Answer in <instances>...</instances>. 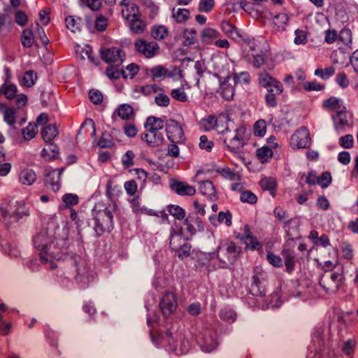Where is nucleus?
Masks as SVG:
<instances>
[{"label":"nucleus","mask_w":358,"mask_h":358,"mask_svg":"<svg viewBox=\"0 0 358 358\" xmlns=\"http://www.w3.org/2000/svg\"><path fill=\"white\" fill-rule=\"evenodd\" d=\"M28 97L24 94H20L12 105L0 103V111L3 115V120L11 127H15L17 122L22 125L27 120V114L24 107L27 104Z\"/></svg>","instance_id":"f257e3e1"},{"label":"nucleus","mask_w":358,"mask_h":358,"mask_svg":"<svg viewBox=\"0 0 358 358\" xmlns=\"http://www.w3.org/2000/svg\"><path fill=\"white\" fill-rule=\"evenodd\" d=\"M33 243L34 247L40 251L39 256L42 262H48V246L51 247L52 244L54 247H59V250L54 252L52 251V255L56 257L59 255H65L67 253L68 245L64 239L55 238L54 241H50V237L46 233L40 232L34 236Z\"/></svg>","instance_id":"f03ea898"},{"label":"nucleus","mask_w":358,"mask_h":358,"mask_svg":"<svg viewBox=\"0 0 358 358\" xmlns=\"http://www.w3.org/2000/svg\"><path fill=\"white\" fill-rule=\"evenodd\" d=\"M248 136L245 125H239L233 132L230 130L224 139L226 149L232 153H238L246 144Z\"/></svg>","instance_id":"7ed1b4c3"},{"label":"nucleus","mask_w":358,"mask_h":358,"mask_svg":"<svg viewBox=\"0 0 358 358\" xmlns=\"http://www.w3.org/2000/svg\"><path fill=\"white\" fill-rule=\"evenodd\" d=\"M345 282L342 272H325L320 280V285L325 293L333 294L345 286Z\"/></svg>","instance_id":"20e7f679"},{"label":"nucleus","mask_w":358,"mask_h":358,"mask_svg":"<svg viewBox=\"0 0 358 358\" xmlns=\"http://www.w3.org/2000/svg\"><path fill=\"white\" fill-rule=\"evenodd\" d=\"M241 254V248L229 239L223 240L217 248V257L224 263L234 264Z\"/></svg>","instance_id":"39448f33"},{"label":"nucleus","mask_w":358,"mask_h":358,"mask_svg":"<svg viewBox=\"0 0 358 358\" xmlns=\"http://www.w3.org/2000/svg\"><path fill=\"white\" fill-rule=\"evenodd\" d=\"M164 339L167 343L166 348L168 350L176 355L186 354L189 350L190 344L189 341L179 334H173L167 332Z\"/></svg>","instance_id":"423d86ee"},{"label":"nucleus","mask_w":358,"mask_h":358,"mask_svg":"<svg viewBox=\"0 0 358 358\" xmlns=\"http://www.w3.org/2000/svg\"><path fill=\"white\" fill-rule=\"evenodd\" d=\"M134 45L136 53L147 59L155 57L159 51V45L154 41H148L143 38H138L135 41Z\"/></svg>","instance_id":"0eeeda50"},{"label":"nucleus","mask_w":358,"mask_h":358,"mask_svg":"<svg viewBox=\"0 0 358 358\" xmlns=\"http://www.w3.org/2000/svg\"><path fill=\"white\" fill-rule=\"evenodd\" d=\"M310 144L311 139L309 131L304 127L296 129L290 137L289 145L294 150L308 148Z\"/></svg>","instance_id":"6e6552de"},{"label":"nucleus","mask_w":358,"mask_h":358,"mask_svg":"<svg viewBox=\"0 0 358 358\" xmlns=\"http://www.w3.org/2000/svg\"><path fill=\"white\" fill-rule=\"evenodd\" d=\"M331 117L334 128L338 131H343L346 128L352 127L354 123L353 115L346 107L342 108L341 110L337 111Z\"/></svg>","instance_id":"1a4fd4ad"},{"label":"nucleus","mask_w":358,"mask_h":358,"mask_svg":"<svg viewBox=\"0 0 358 358\" xmlns=\"http://www.w3.org/2000/svg\"><path fill=\"white\" fill-rule=\"evenodd\" d=\"M94 219L96 222L94 229L99 235L113 228V216L108 208L99 210Z\"/></svg>","instance_id":"9d476101"},{"label":"nucleus","mask_w":358,"mask_h":358,"mask_svg":"<svg viewBox=\"0 0 358 358\" xmlns=\"http://www.w3.org/2000/svg\"><path fill=\"white\" fill-rule=\"evenodd\" d=\"M64 167L45 170L43 178L44 186L52 192H57L61 187V175Z\"/></svg>","instance_id":"9b49d317"},{"label":"nucleus","mask_w":358,"mask_h":358,"mask_svg":"<svg viewBox=\"0 0 358 358\" xmlns=\"http://www.w3.org/2000/svg\"><path fill=\"white\" fill-rule=\"evenodd\" d=\"M66 27L72 32L80 34V36L85 34L87 36V30L90 29V17L86 15L85 19L77 17L75 19L73 16L69 15L65 18Z\"/></svg>","instance_id":"f8f14e48"},{"label":"nucleus","mask_w":358,"mask_h":358,"mask_svg":"<svg viewBox=\"0 0 358 358\" xmlns=\"http://www.w3.org/2000/svg\"><path fill=\"white\" fill-rule=\"evenodd\" d=\"M166 131L168 139L173 143H181L185 140V134L180 124L173 120L166 123Z\"/></svg>","instance_id":"ddd939ff"},{"label":"nucleus","mask_w":358,"mask_h":358,"mask_svg":"<svg viewBox=\"0 0 358 358\" xmlns=\"http://www.w3.org/2000/svg\"><path fill=\"white\" fill-rule=\"evenodd\" d=\"M101 57L108 64L120 66L125 58V54L121 48L112 47L103 49L101 51Z\"/></svg>","instance_id":"4468645a"},{"label":"nucleus","mask_w":358,"mask_h":358,"mask_svg":"<svg viewBox=\"0 0 358 358\" xmlns=\"http://www.w3.org/2000/svg\"><path fill=\"white\" fill-rule=\"evenodd\" d=\"M258 81L261 87L266 89L267 92L275 91L276 94H281L283 92V86L281 83L266 71L259 73Z\"/></svg>","instance_id":"2eb2a0df"},{"label":"nucleus","mask_w":358,"mask_h":358,"mask_svg":"<svg viewBox=\"0 0 358 358\" xmlns=\"http://www.w3.org/2000/svg\"><path fill=\"white\" fill-rule=\"evenodd\" d=\"M243 234L236 235V238L245 245V250H259L262 249V245L257 238L252 236L250 229L248 224L244 226Z\"/></svg>","instance_id":"dca6fc26"},{"label":"nucleus","mask_w":358,"mask_h":358,"mask_svg":"<svg viewBox=\"0 0 358 358\" xmlns=\"http://www.w3.org/2000/svg\"><path fill=\"white\" fill-rule=\"evenodd\" d=\"M159 306L165 317L171 316L176 310L177 299L173 292H167L161 299Z\"/></svg>","instance_id":"f3484780"},{"label":"nucleus","mask_w":358,"mask_h":358,"mask_svg":"<svg viewBox=\"0 0 358 358\" xmlns=\"http://www.w3.org/2000/svg\"><path fill=\"white\" fill-rule=\"evenodd\" d=\"M122 17L127 20L140 16L138 6L131 0H122L120 3Z\"/></svg>","instance_id":"a211bd4d"},{"label":"nucleus","mask_w":358,"mask_h":358,"mask_svg":"<svg viewBox=\"0 0 358 358\" xmlns=\"http://www.w3.org/2000/svg\"><path fill=\"white\" fill-rule=\"evenodd\" d=\"M171 188L178 194L181 196H192L196 193L195 188L186 182L173 180L171 184Z\"/></svg>","instance_id":"6ab92c4d"},{"label":"nucleus","mask_w":358,"mask_h":358,"mask_svg":"<svg viewBox=\"0 0 358 358\" xmlns=\"http://www.w3.org/2000/svg\"><path fill=\"white\" fill-rule=\"evenodd\" d=\"M106 191L108 198L113 202H115L122 194L121 187L112 178L107 180Z\"/></svg>","instance_id":"aec40b11"},{"label":"nucleus","mask_w":358,"mask_h":358,"mask_svg":"<svg viewBox=\"0 0 358 358\" xmlns=\"http://www.w3.org/2000/svg\"><path fill=\"white\" fill-rule=\"evenodd\" d=\"M233 122L229 115L221 114L216 117L215 130L220 134L228 132L233 129Z\"/></svg>","instance_id":"412c9836"},{"label":"nucleus","mask_w":358,"mask_h":358,"mask_svg":"<svg viewBox=\"0 0 358 358\" xmlns=\"http://www.w3.org/2000/svg\"><path fill=\"white\" fill-rule=\"evenodd\" d=\"M9 77L7 76L5 83L0 87V96L3 95L5 98L10 101H15L19 94H17V88L15 84L8 83Z\"/></svg>","instance_id":"4be33fe9"},{"label":"nucleus","mask_w":358,"mask_h":358,"mask_svg":"<svg viewBox=\"0 0 358 358\" xmlns=\"http://www.w3.org/2000/svg\"><path fill=\"white\" fill-rule=\"evenodd\" d=\"M142 140L150 147H159L164 142L162 132H149L142 135Z\"/></svg>","instance_id":"5701e85b"},{"label":"nucleus","mask_w":358,"mask_h":358,"mask_svg":"<svg viewBox=\"0 0 358 358\" xmlns=\"http://www.w3.org/2000/svg\"><path fill=\"white\" fill-rule=\"evenodd\" d=\"M46 143L47 147L42 150L41 157L47 162L57 159L59 155V149L58 146L53 143V142Z\"/></svg>","instance_id":"b1692460"},{"label":"nucleus","mask_w":358,"mask_h":358,"mask_svg":"<svg viewBox=\"0 0 358 358\" xmlns=\"http://www.w3.org/2000/svg\"><path fill=\"white\" fill-rule=\"evenodd\" d=\"M199 191L211 201H215L217 199L215 188L210 180L201 182L199 184Z\"/></svg>","instance_id":"393cba45"},{"label":"nucleus","mask_w":358,"mask_h":358,"mask_svg":"<svg viewBox=\"0 0 358 358\" xmlns=\"http://www.w3.org/2000/svg\"><path fill=\"white\" fill-rule=\"evenodd\" d=\"M164 127V121L159 117H149L145 123V133L149 132H162V129Z\"/></svg>","instance_id":"a878e982"},{"label":"nucleus","mask_w":358,"mask_h":358,"mask_svg":"<svg viewBox=\"0 0 358 358\" xmlns=\"http://www.w3.org/2000/svg\"><path fill=\"white\" fill-rule=\"evenodd\" d=\"M59 134L58 128L55 124H46L41 131V135L45 143H50Z\"/></svg>","instance_id":"bb28decb"},{"label":"nucleus","mask_w":358,"mask_h":358,"mask_svg":"<svg viewBox=\"0 0 358 358\" xmlns=\"http://www.w3.org/2000/svg\"><path fill=\"white\" fill-rule=\"evenodd\" d=\"M220 32L210 27H206L201 31V40L204 44H212L220 37Z\"/></svg>","instance_id":"cd10ccee"},{"label":"nucleus","mask_w":358,"mask_h":358,"mask_svg":"<svg viewBox=\"0 0 358 358\" xmlns=\"http://www.w3.org/2000/svg\"><path fill=\"white\" fill-rule=\"evenodd\" d=\"M149 72L150 76L154 80H161L166 77H171L173 76L172 73L162 65L153 66L150 69Z\"/></svg>","instance_id":"c85d7f7f"},{"label":"nucleus","mask_w":358,"mask_h":358,"mask_svg":"<svg viewBox=\"0 0 358 358\" xmlns=\"http://www.w3.org/2000/svg\"><path fill=\"white\" fill-rule=\"evenodd\" d=\"M281 254L284 258L287 272L291 273L294 269L296 262L294 251L290 249H283Z\"/></svg>","instance_id":"c756f323"},{"label":"nucleus","mask_w":358,"mask_h":358,"mask_svg":"<svg viewBox=\"0 0 358 358\" xmlns=\"http://www.w3.org/2000/svg\"><path fill=\"white\" fill-rule=\"evenodd\" d=\"M83 36L79 38V44L75 47L76 58L80 60H86L90 59V46L88 44H84Z\"/></svg>","instance_id":"7c9ffc66"},{"label":"nucleus","mask_w":358,"mask_h":358,"mask_svg":"<svg viewBox=\"0 0 358 358\" xmlns=\"http://www.w3.org/2000/svg\"><path fill=\"white\" fill-rule=\"evenodd\" d=\"M289 22V16L287 13H279L273 18V24L277 31H284Z\"/></svg>","instance_id":"2f4dec72"},{"label":"nucleus","mask_w":358,"mask_h":358,"mask_svg":"<svg viewBox=\"0 0 358 358\" xmlns=\"http://www.w3.org/2000/svg\"><path fill=\"white\" fill-rule=\"evenodd\" d=\"M221 29L228 37L234 41H238L241 38V35L238 29L229 21H223L221 23Z\"/></svg>","instance_id":"473e14b6"},{"label":"nucleus","mask_w":358,"mask_h":358,"mask_svg":"<svg viewBox=\"0 0 358 358\" xmlns=\"http://www.w3.org/2000/svg\"><path fill=\"white\" fill-rule=\"evenodd\" d=\"M322 107L327 110H334L337 113V111L341 110L342 108L345 107L343 105V101L336 97L331 96L322 102Z\"/></svg>","instance_id":"72a5a7b5"},{"label":"nucleus","mask_w":358,"mask_h":358,"mask_svg":"<svg viewBox=\"0 0 358 358\" xmlns=\"http://www.w3.org/2000/svg\"><path fill=\"white\" fill-rule=\"evenodd\" d=\"M116 113L124 120H130L134 117V108L127 103L120 104L116 109Z\"/></svg>","instance_id":"f704fd0d"},{"label":"nucleus","mask_w":358,"mask_h":358,"mask_svg":"<svg viewBox=\"0 0 358 358\" xmlns=\"http://www.w3.org/2000/svg\"><path fill=\"white\" fill-rule=\"evenodd\" d=\"M229 76L227 77V79L224 80L219 87L218 92L222 96V97L226 100H231L234 95V87L229 83L228 79L229 78Z\"/></svg>","instance_id":"c9c22d12"},{"label":"nucleus","mask_w":358,"mask_h":358,"mask_svg":"<svg viewBox=\"0 0 358 358\" xmlns=\"http://www.w3.org/2000/svg\"><path fill=\"white\" fill-rule=\"evenodd\" d=\"M34 35L32 29H24L21 34L20 40L24 48H31L34 44L38 48L39 45L34 40Z\"/></svg>","instance_id":"e433bc0d"},{"label":"nucleus","mask_w":358,"mask_h":358,"mask_svg":"<svg viewBox=\"0 0 358 358\" xmlns=\"http://www.w3.org/2000/svg\"><path fill=\"white\" fill-rule=\"evenodd\" d=\"M259 185L263 190L269 191L273 197L276 195L277 182L274 178H264L259 181Z\"/></svg>","instance_id":"4c0bfd02"},{"label":"nucleus","mask_w":358,"mask_h":358,"mask_svg":"<svg viewBox=\"0 0 358 358\" xmlns=\"http://www.w3.org/2000/svg\"><path fill=\"white\" fill-rule=\"evenodd\" d=\"M36 180V175L34 170L24 169L20 171L19 180L22 185H31Z\"/></svg>","instance_id":"58836bf2"},{"label":"nucleus","mask_w":358,"mask_h":358,"mask_svg":"<svg viewBox=\"0 0 358 358\" xmlns=\"http://www.w3.org/2000/svg\"><path fill=\"white\" fill-rule=\"evenodd\" d=\"M169 34V29L162 24L153 26L150 30V34L155 40L161 41L166 38Z\"/></svg>","instance_id":"ea45409f"},{"label":"nucleus","mask_w":358,"mask_h":358,"mask_svg":"<svg viewBox=\"0 0 358 358\" xmlns=\"http://www.w3.org/2000/svg\"><path fill=\"white\" fill-rule=\"evenodd\" d=\"M182 44L189 46L197 43V32L194 29H184L182 31Z\"/></svg>","instance_id":"a19ab883"},{"label":"nucleus","mask_w":358,"mask_h":358,"mask_svg":"<svg viewBox=\"0 0 358 358\" xmlns=\"http://www.w3.org/2000/svg\"><path fill=\"white\" fill-rule=\"evenodd\" d=\"M230 77L233 78L234 84L241 87L248 86L250 83V76L248 72L243 71L239 73H233Z\"/></svg>","instance_id":"79ce46f5"},{"label":"nucleus","mask_w":358,"mask_h":358,"mask_svg":"<svg viewBox=\"0 0 358 358\" xmlns=\"http://www.w3.org/2000/svg\"><path fill=\"white\" fill-rule=\"evenodd\" d=\"M189 10L186 8H173L172 10V17L178 23L185 22L189 17Z\"/></svg>","instance_id":"37998d69"},{"label":"nucleus","mask_w":358,"mask_h":358,"mask_svg":"<svg viewBox=\"0 0 358 358\" xmlns=\"http://www.w3.org/2000/svg\"><path fill=\"white\" fill-rule=\"evenodd\" d=\"M216 172L220 173L224 179L230 181H239L241 180L240 174L228 167L218 168L216 169Z\"/></svg>","instance_id":"c03bdc74"},{"label":"nucleus","mask_w":358,"mask_h":358,"mask_svg":"<svg viewBox=\"0 0 358 358\" xmlns=\"http://www.w3.org/2000/svg\"><path fill=\"white\" fill-rule=\"evenodd\" d=\"M37 79V75L33 70L27 71L20 80L21 85L26 88L32 87Z\"/></svg>","instance_id":"a18cd8bd"},{"label":"nucleus","mask_w":358,"mask_h":358,"mask_svg":"<svg viewBox=\"0 0 358 358\" xmlns=\"http://www.w3.org/2000/svg\"><path fill=\"white\" fill-rule=\"evenodd\" d=\"M130 21V29L131 31L136 34L143 33L145 29L146 24L141 19V15L138 17H134Z\"/></svg>","instance_id":"49530a36"},{"label":"nucleus","mask_w":358,"mask_h":358,"mask_svg":"<svg viewBox=\"0 0 358 358\" xmlns=\"http://www.w3.org/2000/svg\"><path fill=\"white\" fill-rule=\"evenodd\" d=\"M273 155V151L268 147L264 145L256 150V156L262 163H266L272 158Z\"/></svg>","instance_id":"de8ad7c7"},{"label":"nucleus","mask_w":358,"mask_h":358,"mask_svg":"<svg viewBox=\"0 0 358 358\" xmlns=\"http://www.w3.org/2000/svg\"><path fill=\"white\" fill-rule=\"evenodd\" d=\"M91 103L98 106L100 110L106 108L103 95L98 90H91Z\"/></svg>","instance_id":"09e8293b"},{"label":"nucleus","mask_w":358,"mask_h":358,"mask_svg":"<svg viewBox=\"0 0 358 358\" xmlns=\"http://www.w3.org/2000/svg\"><path fill=\"white\" fill-rule=\"evenodd\" d=\"M108 18L102 14L97 15L94 21V29L98 32L106 30L108 26Z\"/></svg>","instance_id":"8fccbe9b"},{"label":"nucleus","mask_w":358,"mask_h":358,"mask_svg":"<svg viewBox=\"0 0 358 358\" xmlns=\"http://www.w3.org/2000/svg\"><path fill=\"white\" fill-rule=\"evenodd\" d=\"M299 90L306 92L321 91L324 89V85L317 81L306 82L298 85Z\"/></svg>","instance_id":"3c124183"},{"label":"nucleus","mask_w":358,"mask_h":358,"mask_svg":"<svg viewBox=\"0 0 358 358\" xmlns=\"http://www.w3.org/2000/svg\"><path fill=\"white\" fill-rule=\"evenodd\" d=\"M25 141L34 138L38 133V126L36 123H29L28 126L22 130Z\"/></svg>","instance_id":"603ef678"},{"label":"nucleus","mask_w":358,"mask_h":358,"mask_svg":"<svg viewBox=\"0 0 358 358\" xmlns=\"http://www.w3.org/2000/svg\"><path fill=\"white\" fill-rule=\"evenodd\" d=\"M97 145L101 148H110L115 143L111 135L108 132H103L99 138Z\"/></svg>","instance_id":"864d4df0"},{"label":"nucleus","mask_w":358,"mask_h":358,"mask_svg":"<svg viewBox=\"0 0 358 358\" xmlns=\"http://www.w3.org/2000/svg\"><path fill=\"white\" fill-rule=\"evenodd\" d=\"M185 242V241L182 233L174 232L171 234L170 238V247L172 250H175L179 249V247Z\"/></svg>","instance_id":"5fc2aeb1"},{"label":"nucleus","mask_w":358,"mask_h":358,"mask_svg":"<svg viewBox=\"0 0 358 358\" xmlns=\"http://www.w3.org/2000/svg\"><path fill=\"white\" fill-rule=\"evenodd\" d=\"M266 122L264 120H257L253 126V133L255 136L263 137L266 132Z\"/></svg>","instance_id":"6e6d98bb"},{"label":"nucleus","mask_w":358,"mask_h":358,"mask_svg":"<svg viewBox=\"0 0 358 358\" xmlns=\"http://www.w3.org/2000/svg\"><path fill=\"white\" fill-rule=\"evenodd\" d=\"M335 73V68L332 66L326 67L324 69L318 68L315 70L314 74L323 80H327Z\"/></svg>","instance_id":"4d7b16f0"},{"label":"nucleus","mask_w":358,"mask_h":358,"mask_svg":"<svg viewBox=\"0 0 358 358\" xmlns=\"http://www.w3.org/2000/svg\"><path fill=\"white\" fill-rule=\"evenodd\" d=\"M139 67L136 64H130L122 69L121 73L124 78H133L138 72Z\"/></svg>","instance_id":"13d9d810"},{"label":"nucleus","mask_w":358,"mask_h":358,"mask_svg":"<svg viewBox=\"0 0 358 358\" xmlns=\"http://www.w3.org/2000/svg\"><path fill=\"white\" fill-rule=\"evenodd\" d=\"M169 213L178 220H182L185 217V210L178 205H171L168 207Z\"/></svg>","instance_id":"bf43d9fd"},{"label":"nucleus","mask_w":358,"mask_h":358,"mask_svg":"<svg viewBox=\"0 0 358 358\" xmlns=\"http://www.w3.org/2000/svg\"><path fill=\"white\" fill-rule=\"evenodd\" d=\"M201 125L205 131L215 129L216 117L209 115L201 120Z\"/></svg>","instance_id":"052dcab7"},{"label":"nucleus","mask_w":358,"mask_h":358,"mask_svg":"<svg viewBox=\"0 0 358 358\" xmlns=\"http://www.w3.org/2000/svg\"><path fill=\"white\" fill-rule=\"evenodd\" d=\"M170 94L173 99L178 101L187 102L188 101V96L182 87L172 90Z\"/></svg>","instance_id":"680f3d73"},{"label":"nucleus","mask_w":358,"mask_h":358,"mask_svg":"<svg viewBox=\"0 0 358 358\" xmlns=\"http://www.w3.org/2000/svg\"><path fill=\"white\" fill-rule=\"evenodd\" d=\"M357 342L355 339L350 338L343 343L342 347L343 352L348 356H351L354 354Z\"/></svg>","instance_id":"e2e57ef3"},{"label":"nucleus","mask_w":358,"mask_h":358,"mask_svg":"<svg viewBox=\"0 0 358 358\" xmlns=\"http://www.w3.org/2000/svg\"><path fill=\"white\" fill-rule=\"evenodd\" d=\"M265 275V272L262 269V267H255L254 269V275L252 278V287L255 286L258 287L261 284V279H264Z\"/></svg>","instance_id":"0e129e2a"},{"label":"nucleus","mask_w":358,"mask_h":358,"mask_svg":"<svg viewBox=\"0 0 358 358\" xmlns=\"http://www.w3.org/2000/svg\"><path fill=\"white\" fill-rule=\"evenodd\" d=\"M240 199L243 203L255 204L257 201V196L249 190H244L241 192Z\"/></svg>","instance_id":"69168bd1"},{"label":"nucleus","mask_w":358,"mask_h":358,"mask_svg":"<svg viewBox=\"0 0 358 358\" xmlns=\"http://www.w3.org/2000/svg\"><path fill=\"white\" fill-rule=\"evenodd\" d=\"M135 154L131 150H128L122 157V164L125 169H128L134 164Z\"/></svg>","instance_id":"338daca9"},{"label":"nucleus","mask_w":358,"mask_h":358,"mask_svg":"<svg viewBox=\"0 0 358 358\" xmlns=\"http://www.w3.org/2000/svg\"><path fill=\"white\" fill-rule=\"evenodd\" d=\"M62 201L65 203L66 207L70 208L78 203V196L73 194H65L62 196Z\"/></svg>","instance_id":"774afa93"}]
</instances>
